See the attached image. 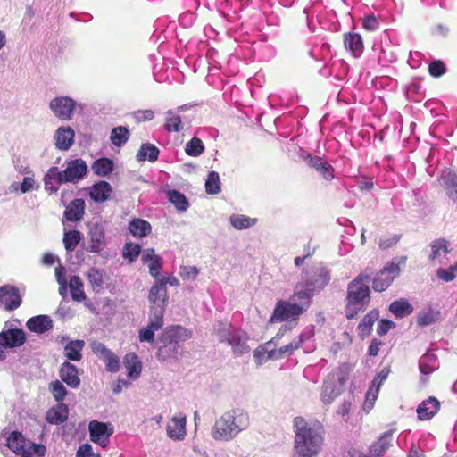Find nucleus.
Listing matches in <instances>:
<instances>
[{
	"label": "nucleus",
	"instance_id": "31",
	"mask_svg": "<svg viewBox=\"0 0 457 457\" xmlns=\"http://www.w3.org/2000/svg\"><path fill=\"white\" fill-rule=\"evenodd\" d=\"M378 319V311L377 310H371L367 314L363 316L361 320L360 321L358 325V332L360 337H368L371 330L374 322Z\"/></svg>",
	"mask_w": 457,
	"mask_h": 457
},
{
	"label": "nucleus",
	"instance_id": "8",
	"mask_svg": "<svg viewBox=\"0 0 457 457\" xmlns=\"http://www.w3.org/2000/svg\"><path fill=\"white\" fill-rule=\"evenodd\" d=\"M148 301L150 303V313L154 315L155 312H161V316H164V312L167 306L168 292L163 285L155 282L149 289Z\"/></svg>",
	"mask_w": 457,
	"mask_h": 457
},
{
	"label": "nucleus",
	"instance_id": "61",
	"mask_svg": "<svg viewBox=\"0 0 457 457\" xmlns=\"http://www.w3.org/2000/svg\"><path fill=\"white\" fill-rule=\"evenodd\" d=\"M91 349L93 353L97 355L100 359H103L106 354L111 352L103 343L98 341H93L91 343Z\"/></svg>",
	"mask_w": 457,
	"mask_h": 457
},
{
	"label": "nucleus",
	"instance_id": "25",
	"mask_svg": "<svg viewBox=\"0 0 457 457\" xmlns=\"http://www.w3.org/2000/svg\"><path fill=\"white\" fill-rule=\"evenodd\" d=\"M440 403L433 396L423 401L417 409L418 417L420 420H430L439 410Z\"/></svg>",
	"mask_w": 457,
	"mask_h": 457
},
{
	"label": "nucleus",
	"instance_id": "24",
	"mask_svg": "<svg viewBox=\"0 0 457 457\" xmlns=\"http://www.w3.org/2000/svg\"><path fill=\"white\" fill-rule=\"evenodd\" d=\"M127 376L131 380L137 379L142 371V362L135 353H129L123 358Z\"/></svg>",
	"mask_w": 457,
	"mask_h": 457
},
{
	"label": "nucleus",
	"instance_id": "9",
	"mask_svg": "<svg viewBox=\"0 0 457 457\" xmlns=\"http://www.w3.org/2000/svg\"><path fill=\"white\" fill-rule=\"evenodd\" d=\"M303 340L299 338L295 340L282 347L278 351L270 350L267 351L264 347H258L254 351V357L260 361H266L269 359H281L285 356L291 355L295 350L301 347Z\"/></svg>",
	"mask_w": 457,
	"mask_h": 457
},
{
	"label": "nucleus",
	"instance_id": "2",
	"mask_svg": "<svg viewBox=\"0 0 457 457\" xmlns=\"http://www.w3.org/2000/svg\"><path fill=\"white\" fill-rule=\"evenodd\" d=\"M370 277L366 273H360L348 284L345 315L348 320L357 317L359 312L366 310L370 301V287L364 284L369 282Z\"/></svg>",
	"mask_w": 457,
	"mask_h": 457
},
{
	"label": "nucleus",
	"instance_id": "23",
	"mask_svg": "<svg viewBox=\"0 0 457 457\" xmlns=\"http://www.w3.org/2000/svg\"><path fill=\"white\" fill-rule=\"evenodd\" d=\"M68 417V406L62 403H58L47 411L46 420L49 424L59 425L65 422Z\"/></svg>",
	"mask_w": 457,
	"mask_h": 457
},
{
	"label": "nucleus",
	"instance_id": "26",
	"mask_svg": "<svg viewBox=\"0 0 457 457\" xmlns=\"http://www.w3.org/2000/svg\"><path fill=\"white\" fill-rule=\"evenodd\" d=\"M85 214V202L83 199L76 198L66 207L63 216L72 222L79 221Z\"/></svg>",
	"mask_w": 457,
	"mask_h": 457
},
{
	"label": "nucleus",
	"instance_id": "7",
	"mask_svg": "<svg viewBox=\"0 0 457 457\" xmlns=\"http://www.w3.org/2000/svg\"><path fill=\"white\" fill-rule=\"evenodd\" d=\"M303 287H311L313 291L324 288L330 281V273L326 267L316 266L305 270Z\"/></svg>",
	"mask_w": 457,
	"mask_h": 457
},
{
	"label": "nucleus",
	"instance_id": "58",
	"mask_svg": "<svg viewBox=\"0 0 457 457\" xmlns=\"http://www.w3.org/2000/svg\"><path fill=\"white\" fill-rule=\"evenodd\" d=\"M25 451H29L30 453L29 457H43L46 454V446L41 444H36L29 441Z\"/></svg>",
	"mask_w": 457,
	"mask_h": 457
},
{
	"label": "nucleus",
	"instance_id": "43",
	"mask_svg": "<svg viewBox=\"0 0 457 457\" xmlns=\"http://www.w3.org/2000/svg\"><path fill=\"white\" fill-rule=\"evenodd\" d=\"M129 137V129L126 127L119 126L112 130L110 139L116 146H121L127 143Z\"/></svg>",
	"mask_w": 457,
	"mask_h": 457
},
{
	"label": "nucleus",
	"instance_id": "10",
	"mask_svg": "<svg viewBox=\"0 0 457 457\" xmlns=\"http://www.w3.org/2000/svg\"><path fill=\"white\" fill-rule=\"evenodd\" d=\"M21 303L22 297L18 287L9 284L0 287V307L7 312H12Z\"/></svg>",
	"mask_w": 457,
	"mask_h": 457
},
{
	"label": "nucleus",
	"instance_id": "64",
	"mask_svg": "<svg viewBox=\"0 0 457 457\" xmlns=\"http://www.w3.org/2000/svg\"><path fill=\"white\" fill-rule=\"evenodd\" d=\"M436 322V316L433 312H421L417 317V323L420 326H427Z\"/></svg>",
	"mask_w": 457,
	"mask_h": 457
},
{
	"label": "nucleus",
	"instance_id": "4",
	"mask_svg": "<svg viewBox=\"0 0 457 457\" xmlns=\"http://www.w3.org/2000/svg\"><path fill=\"white\" fill-rule=\"evenodd\" d=\"M249 424L247 413L239 410H232L224 413L216 420L212 436L215 440L228 441L240 431L246 428Z\"/></svg>",
	"mask_w": 457,
	"mask_h": 457
},
{
	"label": "nucleus",
	"instance_id": "59",
	"mask_svg": "<svg viewBox=\"0 0 457 457\" xmlns=\"http://www.w3.org/2000/svg\"><path fill=\"white\" fill-rule=\"evenodd\" d=\"M389 369L384 368L382 369L378 374L373 378L370 386L378 388L380 390L381 386L387 379L389 375Z\"/></svg>",
	"mask_w": 457,
	"mask_h": 457
},
{
	"label": "nucleus",
	"instance_id": "29",
	"mask_svg": "<svg viewBox=\"0 0 457 457\" xmlns=\"http://www.w3.org/2000/svg\"><path fill=\"white\" fill-rule=\"evenodd\" d=\"M88 237L90 239V251L92 253L101 252L105 243V235L103 227L100 225L91 227Z\"/></svg>",
	"mask_w": 457,
	"mask_h": 457
},
{
	"label": "nucleus",
	"instance_id": "38",
	"mask_svg": "<svg viewBox=\"0 0 457 457\" xmlns=\"http://www.w3.org/2000/svg\"><path fill=\"white\" fill-rule=\"evenodd\" d=\"M92 169L96 175L105 177L113 170V162L103 157L94 162Z\"/></svg>",
	"mask_w": 457,
	"mask_h": 457
},
{
	"label": "nucleus",
	"instance_id": "50",
	"mask_svg": "<svg viewBox=\"0 0 457 457\" xmlns=\"http://www.w3.org/2000/svg\"><path fill=\"white\" fill-rule=\"evenodd\" d=\"M168 117L166 119L165 129L169 132H179L182 129L181 118L179 115L173 114L171 111L167 112Z\"/></svg>",
	"mask_w": 457,
	"mask_h": 457
},
{
	"label": "nucleus",
	"instance_id": "56",
	"mask_svg": "<svg viewBox=\"0 0 457 457\" xmlns=\"http://www.w3.org/2000/svg\"><path fill=\"white\" fill-rule=\"evenodd\" d=\"M402 234H394L388 237H383L379 239L378 246L381 250H387L395 246L401 240Z\"/></svg>",
	"mask_w": 457,
	"mask_h": 457
},
{
	"label": "nucleus",
	"instance_id": "19",
	"mask_svg": "<svg viewBox=\"0 0 457 457\" xmlns=\"http://www.w3.org/2000/svg\"><path fill=\"white\" fill-rule=\"evenodd\" d=\"M344 46L354 58H359L364 50L362 37L359 33L355 32L344 34Z\"/></svg>",
	"mask_w": 457,
	"mask_h": 457
},
{
	"label": "nucleus",
	"instance_id": "42",
	"mask_svg": "<svg viewBox=\"0 0 457 457\" xmlns=\"http://www.w3.org/2000/svg\"><path fill=\"white\" fill-rule=\"evenodd\" d=\"M393 281V277H390L386 272L381 270L373 278L372 287L375 291L382 292L385 291Z\"/></svg>",
	"mask_w": 457,
	"mask_h": 457
},
{
	"label": "nucleus",
	"instance_id": "16",
	"mask_svg": "<svg viewBox=\"0 0 457 457\" xmlns=\"http://www.w3.org/2000/svg\"><path fill=\"white\" fill-rule=\"evenodd\" d=\"M26 339V334L22 329L10 328L0 332V345L4 348L21 346Z\"/></svg>",
	"mask_w": 457,
	"mask_h": 457
},
{
	"label": "nucleus",
	"instance_id": "60",
	"mask_svg": "<svg viewBox=\"0 0 457 457\" xmlns=\"http://www.w3.org/2000/svg\"><path fill=\"white\" fill-rule=\"evenodd\" d=\"M362 28L368 31H376L379 28V22L374 15L363 18Z\"/></svg>",
	"mask_w": 457,
	"mask_h": 457
},
{
	"label": "nucleus",
	"instance_id": "3",
	"mask_svg": "<svg viewBox=\"0 0 457 457\" xmlns=\"http://www.w3.org/2000/svg\"><path fill=\"white\" fill-rule=\"evenodd\" d=\"M190 337L191 333L179 325L168 327L158 337L157 359L162 361L179 359L182 354L181 343Z\"/></svg>",
	"mask_w": 457,
	"mask_h": 457
},
{
	"label": "nucleus",
	"instance_id": "52",
	"mask_svg": "<svg viewBox=\"0 0 457 457\" xmlns=\"http://www.w3.org/2000/svg\"><path fill=\"white\" fill-rule=\"evenodd\" d=\"M141 247L137 244L127 243L123 249V257L130 262H135L139 256Z\"/></svg>",
	"mask_w": 457,
	"mask_h": 457
},
{
	"label": "nucleus",
	"instance_id": "62",
	"mask_svg": "<svg viewBox=\"0 0 457 457\" xmlns=\"http://www.w3.org/2000/svg\"><path fill=\"white\" fill-rule=\"evenodd\" d=\"M351 370H352V368L348 363H343L338 367L337 380L340 385H345Z\"/></svg>",
	"mask_w": 457,
	"mask_h": 457
},
{
	"label": "nucleus",
	"instance_id": "53",
	"mask_svg": "<svg viewBox=\"0 0 457 457\" xmlns=\"http://www.w3.org/2000/svg\"><path fill=\"white\" fill-rule=\"evenodd\" d=\"M87 279L91 287L95 288H99L103 286L104 280H103V274L99 270L96 268H91L87 271Z\"/></svg>",
	"mask_w": 457,
	"mask_h": 457
},
{
	"label": "nucleus",
	"instance_id": "44",
	"mask_svg": "<svg viewBox=\"0 0 457 457\" xmlns=\"http://www.w3.org/2000/svg\"><path fill=\"white\" fill-rule=\"evenodd\" d=\"M62 240L67 252H72L81 240V233L75 229L66 231Z\"/></svg>",
	"mask_w": 457,
	"mask_h": 457
},
{
	"label": "nucleus",
	"instance_id": "32",
	"mask_svg": "<svg viewBox=\"0 0 457 457\" xmlns=\"http://www.w3.org/2000/svg\"><path fill=\"white\" fill-rule=\"evenodd\" d=\"M85 345L83 340H71L64 347V354L68 360L79 361L82 359L81 351Z\"/></svg>",
	"mask_w": 457,
	"mask_h": 457
},
{
	"label": "nucleus",
	"instance_id": "63",
	"mask_svg": "<svg viewBox=\"0 0 457 457\" xmlns=\"http://www.w3.org/2000/svg\"><path fill=\"white\" fill-rule=\"evenodd\" d=\"M148 268L150 275L154 278H157L160 275L161 270L162 268V258L159 256L158 258H155L154 260L150 262Z\"/></svg>",
	"mask_w": 457,
	"mask_h": 457
},
{
	"label": "nucleus",
	"instance_id": "22",
	"mask_svg": "<svg viewBox=\"0 0 457 457\" xmlns=\"http://www.w3.org/2000/svg\"><path fill=\"white\" fill-rule=\"evenodd\" d=\"M74 131L70 127H61L55 132V146L62 151L69 150L74 142Z\"/></svg>",
	"mask_w": 457,
	"mask_h": 457
},
{
	"label": "nucleus",
	"instance_id": "13",
	"mask_svg": "<svg viewBox=\"0 0 457 457\" xmlns=\"http://www.w3.org/2000/svg\"><path fill=\"white\" fill-rule=\"evenodd\" d=\"M88 430L92 442L98 444L102 447H106L109 444V438L112 435V428L108 425L94 420L89 422Z\"/></svg>",
	"mask_w": 457,
	"mask_h": 457
},
{
	"label": "nucleus",
	"instance_id": "57",
	"mask_svg": "<svg viewBox=\"0 0 457 457\" xmlns=\"http://www.w3.org/2000/svg\"><path fill=\"white\" fill-rule=\"evenodd\" d=\"M199 273L195 266H181L179 275L184 280L195 279Z\"/></svg>",
	"mask_w": 457,
	"mask_h": 457
},
{
	"label": "nucleus",
	"instance_id": "14",
	"mask_svg": "<svg viewBox=\"0 0 457 457\" xmlns=\"http://www.w3.org/2000/svg\"><path fill=\"white\" fill-rule=\"evenodd\" d=\"M163 324V317L161 316V312L158 311L154 315L149 314V322L147 326L139 330V341L149 343L154 342L155 331L161 329Z\"/></svg>",
	"mask_w": 457,
	"mask_h": 457
},
{
	"label": "nucleus",
	"instance_id": "45",
	"mask_svg": "<svg viewBox=\"0 0 457 457\" xmlns=\"http://www.w3.org/2000/svg\"><path fill=\"white\" fill-rule=\"evenodd\" d=\"M430 246L432 252L429 258L432 261L437 259L441 255V253H444L445 254L449 253L448 242L444 238H439L433 241Z\"/></svg>",
	"mask_w": 457,
	"mask_h": 457
},
{
	"label": "nucleus",
	"instance_id": "30",
	"mask_svg": "<svg viewBox=\"0 0 457 457\" xmlns=\"http://www.w3.org/2000/svg\"><path fill=\"white\" fill-rule=\"evenodd\" d=\"M393 432H385L370 448V457H381L391 445Z\"/></svg>",
	"mask_w": 457,
	"mask_h": 457
},
{
	"label": "nucleus",
	"instance_id": "34",
	"mask_svg": "<svg viewBox=\"0 0 457 457\" xmlns=\"http://www.w3.org/2000/svg\"><path fill=\"white\" fill-rule=\"evenodd\" d=\"M390 312L396 318H403L413 312V306L405 299L394 301L389 306Z\"/></svg>",
	"mask_w": 457,
	"mask_h": 457
},
{
	"label": "nucleus",
	"instance_id": "46",
	"mask_svg": "<svg viewBox=\"0 0 457 457\" xmlns=\"http://www.w3.org/2000/svg\"><path fill=\"white\" fill-rule=\"evenodd\" d=\"M232 226L237 229H245L253 226L256 219H252L245 215H232L230 217Z\"/></svg>",
	"mask_w": 457,
	"mask_h": 457
},
{
	"label": "nucleus",
	"instance_id": "28",
	"mask_svg": "<svg viewBox=\"0 0 457 457\" xmlns=\"http://www.w3.org/2000/svg\"><path fill=\"white\" fill-rule=\"evenodd\" d=\"M112 191V187L108 182L99 181L89 188V195L95 202L104 203L110 198Z\"/></svg>",
	"mask_w": 457,
	"mask_h": 457
},
{
	"label": "nucleus",
	"instance_id": "6",
	"mask_svg": "<svg viewBox=\"0 0 457 457\" xmlns=\"http://www.w3.org/2000/svg\"><path fill=\"white\" fill-rule=\"evenodd\" d=\"M87 172L86 162L80 158L68 161L65 170H58L60 183H77L82 179Z\"/></svg>",
	"mask_w": 457,
	"mask_h": 457
},
{
	"label": "nucleus",
	"instance_id": "5",
	"mask_svg": "<svg viewBox=\"0 0 457 457\" xmlns=\"http://www.w3.org/2000/svg\"><path fill=\"white\" fill-rule=\"evenodd\" d=\"M304 307L301 303H294L290 299L278 300L270 318V322H284L297 320L303 313Z\"/></svg>",
	"mask_w": 457,
	"mask_h": 457
},
{
	"label": "nucleus",
	"instance_id": "47",
	"mask_svg": "<svg viewBox=\"0 0 457 457\" xmlns=\"http://www.w3.org/2000/svg\"><path fill=\"white\" fill-rule=\"evenodd\" d=\"M49 390L53 397L59 403L66 397L68 391L62 383L59 380H54L49 384Z\"/></svg>",
	"mask_w": 457,
	"mask_h": 457
},
{
	"label": "nucleus",
	"instance_id": "54",
	"mask_svg": "<svg viewBox=\"0 0 457 457\" xmlns=\"http://www.w3.org/2000/svg\"><path fill=\"white\" fill-rule=\"evenodd\" d=\"M378 393H379L378 388L372 387L370 386V387L366 393V395H365V401H364V404H363L364 410L369 411L373 408L375 402L378 399Z\"/></svg>",
	"mask_w": 457,
	"mask_h": 457
},
{
	"label": "nucleus",
	"instance_id": "40",
	"mask_svg": "<svg viewBox=\"0 0 457 457\" xmlns=\"http://www.w3.org/2000/svg\"><path fill=\"white\" fill-rule=\"evenodd\" d=\"M406 260V256L396 257L393 259L391 262H388L382 270L385 272H386L390 277H393V278L395 279L396 277L399 276L401 267L405 266Z\"/></svg>",
	"mask_w": 457,
	"mask_h": 457
},
{
	"label": "nucleus",
	"instance_id": "35",
	"mask_svg": "<svg viewBox=\"0 0 457 457\" xmlns=\"http://www.w3.org/2000/svg\"><path fill=\"white\" fill-rule=\"evenodd\" d=\"M58 168L55 166L51 167L45 175V189L51 193H56L59 190L60 179L58 177Z\"/></svg>",
	"mask_w": 457,
	"mask_h": 457
},
{
	"label": "nucleus",
	"instance_id": "21",
	"mask_svg": "<svg viewBox=\"0 0 457 457\" xmlns=\"http://www.w3.org/2000/svg\"><path fill=\"white\" fill-rule=\"evenodd\" d=\"M26 326L29 330L42 334L53 328V320L47 315H37L29 319Z\"/></svg>",
	"mask_w": 457,
	"mask_h": 457
},
{
	"label": "nucleus",
	"instance_id": "18",
	"mask_svg": "<svg viewBox=\"0 0 457 457\" xmlns=\"http://www.w3.org/2000/svg\"><path fill=\"white\" fill-rule=\"evenodd\" d=\"M59 376L62 381L71 388H78L80 385L78 369L69 361H65L62 364Z\"/></svg>",
	"mask_w": 457,
	"mask_h": 457
},
{
	"label": "nucleus",
	"instance_id": "48",
	"mask_svg": "<svg viewBox=\"0 0 457 457\" xmlns=\"http://www.w3.org/2000/svg\"><path fill=\"white\" fill-rule=\"evenodd\" d=\"M220 182L219 174L215 171H211L205 182V190L208 194L214 195L220 191Z\"/></svg>",
	"mask_w": 457,
	"mask_h": 457
},
{
	"label": "nucleus",
	"instance_id": "37",
	"mask_svg": "<svg viewBox=\"0 0 457 457\" xmlns=\"http://www.w3.org/2000/svg\"><path fill=\"white\" fill-rule=\"evenodd\" d=\"M159 149L152 144H143L137 154V158L138 161H145L155 162L159 156Z\"/></svg>",
	"mask_w": 457,
	"mask_h": 457
},
{
	"label": "nucleus",
	"instance_id": "12",
	"mask_svg": "<svg viewBox=\"0 0 457 457\" xmlns=\"http://www.w3.org/2000/svg\"><path fill=\"white\" fill-rule=\"evenodd\" d=\"M302 158L308 167L319 172L324 179L331 181L335 178V169L323 157L307 153Z\"/></svg>",
	"mask_w": 457,
	"mask_h": 457
},
{
	"label": "nucleus",
	"instance_id": "36",
	"mask_svg": "<svg viewBox=\"0 0 457 457\" xmlns=\"http://www.w3.org/2000/svg\"><path fill=\"white\" fill-rule=\"evenodd\" d=\"M70 290L71 297L76 302H82L86 299V294L83 289V282L79 276H72L70 278Z\"/></svg>",
	"mask_w": 457,
	"mask_h": 457
},
{
	"label": "nucleus",
	"instance_id": "55",
	"mask_svg": "<svg viewBox=\"0 0 457 457\" xmlns=\"http://www.w3.org/2000/svg\"><path fill=\"white\" fill-rule=\"evenodd\" d=\"M446 71L445 64L441 60L433 61L428 65V72L430 76L434 78H439L443 76Z\"/></svg>",
	"mask_w": 457,
	"mask_h": 457
},
{
	"label": "nucleus",
	"instance_id": "15",
	"mask_svg": "<svg viewBox=\"0 0 457 457\" xmlns=\"http://www.w3.org/2000/svg\"><path fill=\"white\" fill-rule=\"evenodd\" d=\"M5 438L6 446L15 454L21 455V457L30 456V453L25 451L29 441L25 438L21 432L16 430L12 431Z\"/></svg>",
	"mask_w": 457,
	"mask_h": 457
},
{
	"label": "nucleus",
	"instance_id": "1",
	"mask_svg": "<svg viewBox=\"0 0 457 457\" xmlns=\"http://www.w3.org/2000/svg\"><path fill=\"white\" fill-rule=\"evenodd\" d=\"M295 442L294 448L297 457H313L319 454L323 436L320 428H314L302 417L294 419Z\"/></svg>",
	"mask_w": 457,
	"mask_h": 457
},
{
	"label": "nucleus",
	"instance_id": "51",
	"mask_svg": "<svg viewBox=\"0 0 457 457\" xmlns=\"http://www.w3.org/2000/svg\"><path fill=\"white\" fill-rule=\"evenodd\" d=\"M102 360L105 363V369L107 371L115 373L120 370V359L112 351L109 353V354H106Z\"/></svg>",
	"mask_w": 457,
	"mask_h": 457
},
{
	"label": "nucleus",
	"instance_id": "17",
	"mask_svg": "<svg viewBox=\"0 0 457 457\" xmlns=\"http://www.w3.org/2000/svg\"><path fill=\"white\" fill-rule=\"evenodd\" d=\"M438 180L445 188L447 196L457 204V173L453 170H445Z\"/></svg>",
	"mask_w": 457,
	"mask_h": 457
},
{
	"label": "nucleus",
	"instance_id": "27",
	"mask_svg": "<svg viewBox=\"0 0 457 457\" xmlns=\"http://www.w3.org/2000/svg\"><path fill=\"white\" fill-rule=\"evenodd\" d=\"M167 435L174 440H182L186 436V417H173L168 422Z\"/></svg>",
	"mask_w": 457,
	"mask_h": 457
},
{
	"label": "nucleus",
	"instance_id": "33",
	"mask_svg": "<svg viewBox=\"0 0 457 457\" xmlns=\"http://www.w3.org/2000/svg\"><path fill=\"white\" fill-rule=\"evenodd\" d=\"M129 230L134 237H144L151 233L150 223L142 219H133L129 224Z\"/></svg>",
	"mask_w": 457,
	"mask_h": 457
},
{
	"label": "nucleus",
	"instance_id": "49",
	"mask_svg": "<svg viewBox=\"0 0 457 457\" xmlns=\"http://www.w3.org/2000/svg\"><path fill=\"white\" fill-rule=\"evenodd\" d=\"M185 151L190 156H198L204 153V146L201 139L194 137L187 143Z\"/></svg>",
	"mask_w": 457,
	"mask_h": 457
},
{
	"label": "nucleus",
	"instance_id": "39",
	"mask_svg": "<svg viewBox=\"0 0 457 457\" xmlns=\"http://www.w3.org/2000/svg\"><path fill=\"white\" fill-rule=\"evenodd\" d=\"M314 295V291L311 287H304L296 289L293 295H290V300L294 303H301L304 308L308 306Z\"/></svg>",
	"mask_w": 457,
	"mask_h": 457
},
{
	"label": "nucleus",
	"instance_id": "20",
	"mask_svg": "<svg viewBox=\"0 0 457 457\" xmlns=\"http://www.w3.org/2000/svg\"><path fill=\"white\" fill-rule=\"evenodd\" d=\"M247 336L238 331H231L228 334L226 342L231 345L236 355H243L249 353L250 348L246 344Z\"/></svg>",
	"mask_w": 457,
	"mask_h": 457
},
{
	"label": "nucleus",
	"instance_id": "41",
	"mask_svg": "<svg viewBox=\"0 0 457 457\" xmlns=\"http://www.w3.org/2000/svg\"><path fill=\"white\" fill-rule=\"evenodd\" d=\"M169 201L174 204L178 211L185 212L188 208L187 197L178 190L171 189L168 191Z\"/></svg>",
	"mask_w": 457,
	"mask_h": 457
},
{
	"label": "nucleus",
	"instance_id": "11",
	"mask_svg": "<svg viewBox=\"0 0 457 457\" xmlns=\"http://www.w3.org/2000/svg\"><path fill=\"white\" fill-rule=\"evenodd\" d=\"M76 103L69 96H58L51 100L49 106L54 114L61 120H71Z\"/></svg>",
	"mask_w": 457,
	"mask_h": 457
}]
</instances>
